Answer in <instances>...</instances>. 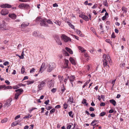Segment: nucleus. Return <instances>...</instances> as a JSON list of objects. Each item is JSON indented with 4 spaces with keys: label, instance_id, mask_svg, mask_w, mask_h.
<instances>
[{
    "label": "nucleus",
    "instance_id": "43",
    "mask_svg": "<svg viewBox=\"0 0 129 129\" xmlns=\"http://www.w3.org/2000/svg\"><path fill=\"white\" fill-rule=\"evenodd\" d=\"M125 64L124 63H121L120 64V66L122 68L124 67L125 66Z\"/></svg>",
    "mask_w": 129,
    "mask_h": 129
},
{
    "label": "nucleus",
    "instance_id": "1",
    "mask_svg": "<svg viewBox=\"0 0 129 129\" xmlns=\"http://www.w3.org/2000/svg\"><path fill=\"white\" fill-rule=\"evenodd\" d=\"M45 79L39 82V84L38 86V88L39 90H41L43 89V87L45 86L47 82V79Z\"/></svg>",
    "mask_w": 129,
    "mask_h": 129
},
{
    "label": "nucleus",
    "instance_id": "22",
    "mask_svg": "<svg viewBox=\"0 0 129 129\" xmlns=\"http://www.w3.org/2000/svg\"><path fill=\"white\" fill-rule=\"evenodd\" d=\"M56 41L58 45H61L62 44V43L60 41L59 38H57L56 39Z\"/></svg>",
    "mask_w": 129,
    "mask_h": 129
},
{
    "label": "nucleus",
    "instance_id": "27",
    "mask_svg": "<svg viewBox=\"0 0 129 129\" xmlns=\"http://www.w3.org/2000/svg\"><path fill=\"white\" fill-rule=\"evenodd\" d=\"M75 30L76 31V32L77 34L79 36H81V34L80 30L77 29H76Z\"/></svg>",
    "mask_w": 129,
    "mask_h": 129
},
{
    "label": "nucleus",
    "instance_id": "6",
    "mask_svg": "<svg viewBox=\"0 0 129 129\" xmlns=\"http://www.w3.org/2000/svg\"><path fill=\"white\" fill-rule=\"evenodd\" d=\"M12 100L10 99H9L7 100L5 102L3 106V108H5L6 107H7L11 105V103Z\"/></svg>",
    "mask_w": 129,
    "mask_h": 129
},
{
    "label": "nucleus",
    "instance_id": "47",
    "mask_svg": "<svg viewBox=\"0 0 129 129\" xmlns=\"http://www.w3.org/2000/svg\"><path fill=\"white\" fill-rule=\"evenodd\" d=\"M35 69L34 68H32L30 70V73H32L33 72H34Z\"/></svg>",
    "mask_w": 129,
    "mask_h": 129
},
{
    "label": "nucleus",
    "instance_id": "64",
    "mask_svg": "<svg viewBox=\"0 0 129 129\" xmlns=\"http://www.w3.org/2000/svg\"><path fill=\"white\" fill-rule=\"evenodd\" d=\"M106 41L108 43H110V44H111V43H110V40L109 39H106Z\"/></svg>",
    "mask_w": 129,
    "mask_h": 129
},
{
    "label": "nucleus",
    "instance_id": "16",
    "mask_svg": "<svg viewBox=\"0 0 129 129\" xmlns=\"http://www.w3.org/2000/svg\"><path fill=\"white\" fill-rule=\"evenodd\" d=\"M64 61H65L64 63H65V65H66V66L64 68H67L68 67L69 61L68 59H64Z\"/></svg>",
    "mask_w": 129,
    "mask_h": 129
},
{
    "label": "nucleus",
    "instance_id": "53",
    "mask_svg": "<svg viewBox=\"0 0 129 129\" xmlns=\"http://www.w3.org/2000/svg\"><path fill=\"white\" fill-rule=\"evenodd\" d=\"M20 115H18L17 116L15 117V120H17L18 118H20Z\"/></svg>",
    "mask_w": 129,
    "mask_h": 129
},
{
    "label": "nucleus",
    "instance_id": "60",
    "mask_svg": "<svg viewBox=\"0 0 129 129\" xmlns=\"http://www.w3.org/2000/svg\"><path fill=\"white\" fill-rule=\"evenodd\" d=\"M89 110L91 111H93L94 110V109L93 107H90L89 108Z\"/></svg>",
    "mask_w": 129,
    "mask_h": 129
},
{
    "label": "nucleus",
    "instance_id": "46",
    "mask_svg": "<svg viewBox=\"0 0 129 129\" xmlns=\"http://www.w3.org/2000/svg\"><path fill=\"white\" fill-rule=\"evenodd\" d=\"M105 114L106 112H102L100 114V115L101 116H102L105 115Z\"/></svg>",
    "mask_w": 129,
    "mask_h": 129
},
{
    "label": "nucleus",
    "instance_id": "3",
    "mask_svg": "<svg viewBox=\"0 0 129 129\" xmlns=\"http://www.w3.org/2000/svg\"><path fill=\"white\" fill-rule=\"evenodd\" d=\"M55 64L54 62L50 63L49 64V66L48 67L47 71L48 72H50L53 70L55 67Z\"/></svg>",
    "mask_w": 129,
    "mask_h": 129
},
{
    "label": "nucleus",
    "instance_id": "5",
    "mask_svg": "<svg viewBox=\"0 0 129 129\" xmlns=\"http://www.w3.org/2000/svg\"><path fill=\"white\" fill-rule=\"evenodd\" d=\"M61 38L62 39L66 42L71 41V40L70 38L68 37L64 34L62 35L61 36Z\"/></svg>",
    "mask_w": 129,
    "mask_h": 129
},
{
    "label": "nucleus",
    "instance_id": "20",
    "mask_svg": "<svg viewBox=\"0 0 129 129\" xmlns=\"http://www.w3.org/2000/svg\"><path fill=\"white\" fill-rule=\"evenodd\" d=\"M78 48L79 49V50H80L82 52H85V51H86V50L84 49V48L82 47H81V46H78Z\"/></svg>",
    "mask_w": 129,
    "mask_h": 129
},
{
    "label": "nucleus",
    "instance_id": "28",
    "mask_svg": "<svg viewBox=\"0 0 129 129\" xmlns=\"http://www.w3.org/2000/svg\"><path fill=\"white\" fill-rule=\"evenodd\" d=\"M122 11H123V13H126L127 12V10L126 8L124 7H122Z\"/></svg>",
    "mask_w": 129,
    "mask_h": 129
},
{
    "label": "nucleus",
    "instance_id": "4",
    "mask_svg": "<svg viewBox=\"0 0 129 129\" xmlns=\"http://www.w3.org/2000/svg\"><path fill=\"white\" fill-rule=\"evenodd\" d=\"M23 90L22 89H19L17 90H16L15 91L17 92L15 94V98L16 99H17L19 96L20 94L22 92H23Z\"/></svg>",
    "mask_w": 129,
    "mask_h": 129
},
{
    "label": "nucleus",
    "instance_id": "29",
    "mask_svg": "<svg viewBox=\"0 0 129 129\" xmlns=\"http://www.w3.org/2000/svg\"><path fill=\"white\" fill-rule=\"evenodd\" d=\"M33 35L36 37H37L39 36L38 33L36 31H34L33 33Z\"/></svg>",
    "mask_w": 129,
    "mask_h": 129
},
{
    "label": "nucleus",
    "instance_id": "31",
    "mask_svg": "<svg viewBox=\"0 0 129 129\" xmlns=\"http://www.w3.org/2000/svg\"><path fill=\"white\" fill-rule=\"evenodd\" d=\"M18 124V122H17L15 121L14 122H13L11 124V125L12 126H15L17 125Z\"/></svg>",
    "mask_w": 129,
    "mask_h": 129
},
{
    "label": "nucleus",
    "instance_id": "54",
    "mask_svg": "<svg viewBox=\"0 0 129 129\" xmlns=\"http://www.w3.org/2000/svg\"><path fill=\"white\" fill-rule=\"evenodd\" d=\"M6 86L5 85H1L0 86V90L1 89H3Z\"/></svg>",
    "mask_w": 129,
    "mask_h": 129
},
{
    "label": "nucleus",
    "instance_id": "23",
    "mask_svg": "<svg viewBox=\"0 0 129 129\" xmlns=\"http://www.w3.org/2000/svg\"><path fill=\"white\" fill-rule=\"evenodd\" d=\"M62 52L64 54L65 56H69V54L66 50H63L62 51Z\"/></svg>",
    "mask_w": 129,
    "mask_h": 129
},
{
    "label": "nucleus",
    "instance_id": "62",
    "mask_svg": "<svg viewBox=\"0 0 129 129\" xmlns=\"http://www.w3.org/2000/svg\"><path fill=\"white\" fill-rule=\"evenodd\" d=\"M84 56L86 57H88L89 56L88 55L87 53H85H85L84 54Z\"/></svg>",
    "mask_w": 129,
    "mask_h": 129
},
{
    "label": "nucleus",
    "instance_id": "7",
    "mask_svg": "<svg viewBox=\"0 0 129 129\" xmlns=\"http://www.w3.org/2000/svg\"><path fill=\"white\" fill-rule=\"evenodd\" d=\"M19 7L21 9L24 7L25 9H28L30 7L28 4L22 3L19 5Z\"/></svg>",
    "mask_w": 129,
    "mask_h": 129
},
{
    "label": "nucleus",
    "instance_id": "59",
    "mask_svg": "<svg viewBox=\"0 0 129 129\" xmlns=\"http://www.w3.org/2000/svg\"><path fill=\"white\" fill-rule=\"evenodd\" d=\"M28 79V76H25L24 77L23 79L22 80V81H24V80H25L26 79Z\"/></svg>",
    "mask_w": 129,
    "mask_h": 129
},
{
    "label": "nucleus",
    "instance_id": "51",
    "mask_svg": "<svg viewBox=\"0 0 129 129\" xmlns=\"http://www.w3.org/2000/svg\"><path fill=\"white\" fill-rule=\"evenodd\" d=\"M7 121V120L6 119H4L2 120L1 122L2 123H4L6 122Z\"/></svg>",
    "mask_w": 129,
    "mask_h": 129
},
{
    "label": "nucleus",
    "instance_id": "34",
    "mask_svg": "<svg viewBox=\"0 0 129 129\" xmlns=\"http://www.w3.org/2000/svg\"><path fill=\"white\" fill-rule=\"evenodd\" d=\"M46 22L47 23H48L49 24H53V23L50 20L48 19L47 20V19L46 20Z\"/></svg>",
    "mask_w": 129,
    "mask_h": 129
},
{
    "label": "nucleus",
    "instance_id": "50",
    "mask_svg": "<svg viewBox=\"0 0 129 129\" xmlns=\"http://www.w3.org/2000/svg\"><path fill=\"white\" fill-rule=\"evenodd\" d=\"M72 111H71L68 112V114H69V116L70 117H73V116L72 115Z\"/></svg>",
    "mask_w": 129,
    "mask_h": 129
},
{
    "label": "nucleus",
    "instance_id": "61",
    "mask_svg": "<svg viewBox=\"0 0 129 129\" xmlns=\"http://www.w3.org/2000/svg\"><path fill=\"white\" fill-rule=\"evenodd\" d=\"M53 6L54 7H57L58 6V4L56 3L53 4Z\"/></svg>",
    "mask_w": 129,
    "mask_h": 129
},
{
    "label": "nucleus",
    "instance_id": "18",
    "mask_svg": "<svg viewBox=\"0 0 129 129\" xmlns=\"http://www.w3.org/2000/svg\"><path fill=\"white\" fill-rule=\"evenodd\" d=\"M69 60L72 64L75 65L76 63L75 60L72 57H71L69 58Z\"/></svg>",
    "mask_w": 129,
    "mask_h": 129
},
{
    "label": "nucleus",
    "instance_id": "58",
    "mask_svg": "<svg viewBox=\"0 0 129 129\" xmlns=\"http://www.w3.org/2000/svg\"><path fill=\"white\" fill-rule=\"evenodd\" d=\"M85 15L83 14H81L79 15V17L83 19L84 17V16Z\"/></svg>",
    "mask_w": 129,
    "mask_h": 129
},
{
    "label": "nucleus",
    "instance_id": "39",
    "mask_svg": "<svg viewBox=\"0 0 129 129\" xmlns=\"http://www.w3.org/2000/svg\"><path fill=\"white\" fill-rule=\"evenodd\" d=\"M55 111V109L54 108H53L50 111V113L51 114H52V113H54Z\"/></svg>",
    "mask_w": 129,
    "mask_h": 129
},
{
    "label": "nucleus",
    "instance_id": "33",
    "mask_svg": "<svg viewBox=\"0 0 129 129\" xmlns=\"http://www.w3.org/2000/svg\"><path fill=\"white\" fill-rule=\"evenodd\" d=\"M83 19L86 21H88L89 20L88 17L87 16L85 15Z\"/></svg>",
    "mask_w": 129,
    "mask_h": 129
},
{
    "label": "nucleus",
    "instance_id": "41",
    "mask_svg": "<svg viewBox=\"0 0 129 129\" xmlns=\"http://www.w3.org/2000/svg\"><path fill=\"white\" fill-rule=\"evenodd\" d=\"M19 88V86L18 85L14 86L13 87V88L14 89H16Z\"/></svg>",
    "mask_w": 129,
    "mask_h": 129
},
{
    "label": "nucleus",
    "instance_id": "44",
    "mask_svg": "<svg viewBox=\"0 0 129 129\" xmlns=\"http://www.w3.org/2000/svg\"><path fill=\"white\" fill-rule=\"evenodd\" d=\"M32 116L31 115H28V116H25L23 117L24 119L25 118H29L31 117Z\"/></svg>",
    "mask_w": 129,
    "mask_h": 129
},
{
    "label": "nucleus",
    "instance_id": "9",
    "mask_svg": "<svg viewBox=\"0 0 129 129\" xmlns=\"http://www.w3.org/2000/svg\"><path fill=\"white\" fill-rule=\"evenodd\" d=\"M9 13L8 10L6 9H3L1 11V14L2 15H6Z\"/></svg>",
    "mask_w": 129,
    "mask_h": 129
},
{
    "label": "nucleus",
    "instance_id": "57",
    "mask_svg": "<svg viewBox=\"0 0 129 129\" xmlns=\"http://www.w3.org/2000/svg\"><path fill=\"white\" fill-rule=\"evenodd\" d=\"M49 102V100H48L45 102L44 103L46 105H47L48 104Z\"/></svg>",
    "mask_w": 129,
    "mask_h": 129
},
{
    "label": "nucleus",
    "instance_id": "32",
    "mask_svg": "<svg viewBox=\"0 0 129 129\" xmlns=\"http://www.w3.org/2000/svg\"><path fill=\"white\" fill-rule=\"evenodd\" d=\"M71 124H68L67 125V129H70L72 125H73L72 123H70Z\"/></svg>",
    "mask_w": 129,
    "mask_h": 129
},
{
    "label": "nucleus",
    "instance_id": "14",
    "mask_svg": "<svg viewBox=\"0 0 129 129\" xmlns=\"http://www.w3.org/2000/svg\"><path fill=\"white\" fill-rule=\"evenodd\" d=\"M65 49L68 52H69L70 54H73V51L71 49L69 48L68 47H66L65 48Z\"/></svg>",
    "mask_w": 129,
    "mask_h": 129
},
{
    "label": "nucleus",
    "instance_id": "63",
    "mask_svg": "<svg viewBox=\"0 0 129 129\" xmlns=\"http://www.w3.org/2000/svg\"><path fill=\"white\" fill-rule=\"evenodd\" d=\"M108 60L109 61L110 64V65H111L112 64V62L111 60V59L110 58Z\"/></svg>",
    "mask_w": 129,
    "mask_h": 129
},
{
    "label": "nucleus",
    "instance_id": "42",
    "mask_svg": "<svg viewBox=\"0 0 129 129\" xmlns=\"http://www.w3.org/2000/svg\"><path fill=\"white\" fill-rule=\"evenodd\" d=\"M63 106L64 108L66 109L68 107V105L67 104L65 103L63 104Z\"/></svg>",
    "mask_w": 129,
    "mask_h": 129
},
{
    "label": "nucleus",
    "instance_id": "19",
    "mask_svg": "<svg viewBox=\"0 0 129 129\" xmlns=\"http://www.w3.org/2000/svg\"><path fill=\"white\" fill-rule=\"evenodd\" d=\"M110 102L114 106H115L116 105V102L113 99H111L110 100Z\"/></svg>",
    "mask_w": 129,
    "mask_h": 129
},
{
    "label": "nucleus",
    "instance_id": "30",
    "mask_svg": "<svg viewBox=\"0 0 129 129\" xmlns=\"http://www.w3.org/2000/svg\"><path fill=\"white\" fill-rule=\"evenodd\" d=\"M36 109H37V108H31L29 109L28 111L30 113L34 110Z\"/></svg>",
    "mask_w": 129,
    "mask_h": 129
},
{
    "label": "nucleus",
    "instance_id": "11",
    "mask_svg": "<svg viewBox=\"0 0 129 129\" xmlns=\"http://www.w3.org/2000/svg\"><path fill=\"white\" fill-rule=\"evenodd\" d=\"M1 7L2 8H10L11 7V5L8 4H5L2 5L1 6Z\"/></svg>",
    "mask_w": 129,
    "mask_h": 129
},
{
    "label": "nucleus",
    "instance_id": "8",
    "mask_svg": "<svg viewBox=\"0 0 129 129\" xmlns=\"http://www.w3.org/2000/svg\"><path fill=\"white\" fill-rule=\"evenodd\" d=\"M54 82L53 81L51 80L48 81V86L49 88H51L54 87Z\"/></svg>",
    "mask_w": 129,
    "mask_h": 129
},
{
    "label": "nucleus",
    "instance_id": "26",
    "mask_svg": "<svg viewBox=\"0 0 129 129\" xmlns=\"http://www.w3.org/2000/svg\"><path fill=\"white\" fill-rule=\"evenodd\" d=\"M75 77L74 76H71L69 80L70 81H74L75 80Z\"/></svg>",
    "mask_w": 129,
    "mask_h": 129
},
{
    "label": "nucleus",
    "instance_id": "15",
    "mask_svg": "<svg viewBox=\"0 0 129 129\" xmlns=\"http://www.w3.org/2000/svg\"><path fill=\"white\" fill-rule=\"evenodd\" d=\"M98 120H93L92 122L91 123V125L94 126L96 125V124L98 123L97 122H99Z\"/></svg>",
    "mask_w": 129,
    "mask_h": 129
},
{
    "label": "nucleus",
    "instance_id": "49",
    "mask_svg": "<svg viewBox=\"0 0 129 129\" xmlns=\"http://www.w3.org/2000/svg\"><path fill=\"white\" fill-rule=\"evenodd\" d=\"M9 64V62L8 61H6L4 62L3 63V64L5 66L8 65Z\"/></svg>",
    "mask_w": 129,
    "mask_h": 129
},
{
    "label": "nucleus",
    "instance_id": "25",
    "mask_svg": "<svg viewBox=\"0 0 129 129\" xmlns=\"http://www.w3.org/2000/svg\"><path fill=\"white\" fill-rule=\"evenodd\" d=\"M54 22L57 25L59 26L60 25L61 23V22L58 20H56Z\"/></svg>",
    "mask_w": 129,
    "mask_h": 129
},
{
    "label": "nucleus",
    "instance_id": "45",
    "mask_svg": "<svg viewBox=\"0 0 129 129\" xmlns=\"http://www.w3.org/2000/svg\"><path fill=\"white\" fill-rule=\"evenodd\" d=\"M56 90V89L55 88H53L51 90V91L53 93H54L55 92Z\"/></svg>",
    "mask_w": 129,
    "mask_h": 129
},
{
    "label": "nucleus",
    "instance_id": "36",
    "mask_svg": "<svg viewBox=\"0 0 129 129\" xmlns=\"http://www.w3.org/2000/svg\"><path fill=\"white\" fill-rule=\"evenodd\" d=\"M45 107L46 109H47V110H50V109L52 108V107L50 106H46Z\"/></svg>",
    "mask_w": 129,
    "mask_h": 129
},
{
    "label": "nucleus",
    "instance_id": "21",
    "mask_svg": "<svg viewBox=\"0 0 129 129\" xmlns=\"http://www.w3.org/2000/svg\"><path fill=\"white\" fill-rule=\"evenodd\" d=\"M103 64L104 67H106L107 66L108 63V60H106L105 59L103 60Z\"/></svg>",
    "mask_w": 129,
    "mask_h": 129
},
{
    "label": "nucleus",
    "instance_id": "37",
    "mask_svg": "<svg viewBox=\"0 0 129 129\" xmlns=\"http://www.w3.org/2000/svg\"><path fill=\"white\" fill-rule=\"evenodd\" d=\"M116 79H115L114 80H112V88L113 87L114 84L115 83V81H116Z\"/></svg>",
    "mask_w": 129,
    "mask_h": 129
},
{
    "label": "nucleus",
    "instance_id": "55",
    "mask_svg": "<svg viewBox=\"0 0 129 129\" xmlns=\"http://www.w3.org/2000/svg\"><path fill=\"white\" fill-rule=\"evenodd\" d=\"M82 103L83 104H86V100L84 99L82 102Z\"/></svg>",
    "mask_w": 129,
    "mask_h": 129
},
{
    "label": "nucleus",
    "instance_id": "35",
    "mask_svg": "<svg viewBox=\"0 0 129 129\" xmlns=\"http://www.w3.org/2000/svg\"><path fill=\"white\" fill-rule=\"evenodd\" d=\"M12 88V87L11 86H9L6 87L5 86V88L6 89H11Z\"/></svg>",
    "mask_w": 129,
    "mask_h": 129
},
{
    "label": "nucleus",
    "instance_id": "2",
    "mask_svg": "<svg viewBox=\"0 0 129 129\" xmlns=\"http://www.w3.org/2000/svg\"><path fill=\"white\" fill-rule=\"evenodd\" d=\"M47 19L44 18H41L40 20V24L42 26L48 27V25L46 22Z\"/></svg>",
    "mask_w": 129,
    "mask_h": 129
},
{
    "label": "nucleus",
    "instance_id": "56",
    "mask_svg": "<svg viewBox=\"0 0 129 129\" xmlns=\"http://www.w3.org/2000/svg\"><path fill=\"white\" fill-rule=\"evenodd\" d=\"M105 105V104L104 102H102L100 104V106H104Z\"/></svg>",
    "mask_w": 129,
    "mask_h": 129
},
{
    "label": "nucleus",
    "instance_id": "52",
    "mask_svg": "<svg viewBox=\"0 0 129 129\" xmlns=\"http://www.w3.org/2000/svg\"><path fill=\"white\" fill-rule=\"evenodd\" d=\"M65 90H66V89H65L64 88V86L63 85V87H62V88H61V91H62V92L63 93V92H64V91Z\"/></svg>",
    "mask_w": 129,
    "mask_h": 129
},
{
    "label": "nucleus",
    "instance_id": "13",
    "mask_svg": "<svg viewBox=\"0 0 129 129\" xmlns=\"http://www.w3.org/2000/svg\"><path fill=\"white\" fill-rule=\"evenodd\" d=\"M103 59L106 60H108L110 58V57L109 55H106L105 54H104L103 55Z\"/></svg>",
    "mask_w": 129,
    "mask_h": 129
},
{
    "label": "nucleus",
    "instance_id": "40",
    "mask_svg": "<svg viewBox=\"0 0 129 129\" xmlns=\"http://www.w3.org/2000/svg\"><path fill=\"white\" fill-rule=\"evenodd\" d=\"M27 84L29 85L32 83H33L34 82V81H27Z\"/></svg>",
    "mask_w": 129,
    "mask_h": 129
},
{
    "label": "nucleus",
    "instance_id": "17",
    "mask_svg": "<svg viewBox=\"0 0 129 129\" xmlns=\"http://www.w3.org/2000/svg\"><path fill=\"white\" fill-rule=\"evenodd\" d=\"M29 24V23L27 22H24L21 24V26L22 27H24L28 26Z\"/></svg>",
    "mask_w": 129,
    "mask_h": 129
},
{
    "label": "nucleus",
    "instance_id": "12",
    "mask_svg": "<svg viewBox=\"0 0 129 129\" xmlns=\"http://www.w3.org/2000/svg\"><path fill=\"white\" fill-rule=\"evenodd\" d=\"M8 16L9 17L14 20L16 19L17 17L16 15L15 14H9Z\"/></svg>",
    "mask_w": 129,
    "mask_h": 129
},
{
    "label": "nucleus",
    "instance_id": "10",
    "mask_svg": "<svg viewBox=\"0 0 129 129\" xmlns=\"http://www.w3.org/2000/svg\"><path fill=\"white\" fill-rule=\"evenodd\" d=\"M46 67L45 66V63H43L41 66L40 70L39 71V73H42L44 71V69H46Z\"/></svg>",
    "mask_w": 129,
    "mask_h": 129
},
{
    "label": "nucleus",
    "instance_id": "38",
    "mask_svg": "<svg viewBox=\"0 0 129 129\" xmlns=\"http://www.w3.org/2000/svg\"><path fill=\"white\" fill-rule=\"evenodd\" d=\"M25 68L22 67L21 70V73L22 74L23 73L25 72Z\"/></svg>",
    "mask_w": 129,
    "mask_h": 129
},
{
    "label": "nucleus",
    "instance_id": "48",
    "mask_svg": "<svg viewBox=\"0 0 129 129\" xmlns=\"http://www.w3.org/2000/svg\"><path fill=\"white\" fill-rule=\"evenodd\" d=\"M104 4L105 6H107L108 3L107 1L105 0L104 2Z\"/></svg>",
    "mask_w": 129,
    "mask_h": 129
},
{
    "label": "nucleus",
    "instance_id": "24",
    "mask_svg": "<svg viewBox=\"0 0 129 129\" xmlns=\"http://www.w3.org/2000/svg\"><path fill=\"white\" fill-rule=\"evenodd\" d=\"M73 99L72 96L70 97L68 100V101L71 102V103H74Z\"/></svg>",
    "mask_w": 129,
    "mask_h": 129
}]
</instances>
